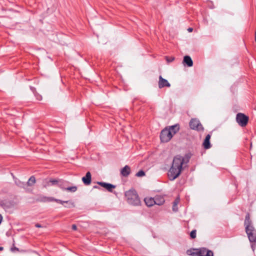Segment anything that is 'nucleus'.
<instances>
[{
	"instance_id": "1",
	"label": "nucleus",
	"mask_w": 256,
	"mask_h": 256,
	"mask_svg": "<svg viewBox=\"0 0 256 256\" xmlns=\"http://www.w3.org/2000/svg\"><path fill=\"white\" fill-rule=\"evenodd\" d=\"M190 156V154H188L184 157L177 155L174 158L172 164L168 172L170 180L173 181L180 176L184 169L183 166L189 162Z\"/></svg>"
},
{
	"instance_id": "2",
	"label": "nucleus",
	"mask_w": 256,
	"mask_h": 256,
	"mask_svg": "<svg viewBox=\"0 0 256 256\" xmlns=\"http://www.w3.org/2000/svg\"><path fill=\"white\" fill-rule=\"evenodd\" d=\"M180 130V126L178 124L170 126L169 128H166L163 129L160 134V140L162 142H169Z\"/></svg>"
},
{
	"instance_id": "3",
	"label": "nucleus",
	"mask_w": 256,
	"mask_h": 256,
	"mask_svg": "<svg viewBox=\"0 0 256 256\" xmlns=\"http://www.w3.org/2000/svg\"><path fill=\"white\" fill-rule=\"evenodd\" d=\"M244 226L250 242H256V230L252 224L249 214L246 216Z\"/></svg>"
},
{
	"instance_id": "4",
	"label": "nucleus",
	"mask_w": 256,
	"mask_h": 256,
	"mask_svg": "<svg viewBox=\"0 0 256 256\" xmlns=\"http://www.w3.org/2000/svg\"><path fill=\"white\" fill-rule=\"evenodd\" d=\"M124 198L126 202L133 206H139L141 205V200L136 191L133 189H130L124 192Z\"/></svg>"
},
{
	"instance_id": "5",
	"label": "nucleus",
	"mask_w": 256,
	"mask_h": 256,
	"mask_svg": "<svg viewBox=\"0 0 256 256\" xmlns=\"http://www.w3.org/2000/svg\"><path fill=\"white\" fill-rule=\"evenodd\" d=\"M248 120V116L242 113L239 112L236 116V122L242 127H244L247 125Z\"/></svg>"
},
{
	"instance_id": "6",
	"label": "nucleus",
	"mask_w": 256,
	"mask_h": 256,
	"mask_svg": "<svg viewBox=\"0 0 256 256\" xmlns=\"http://www.w3.org/2000/svg\"><path fill=\"white\" fill-rule=\"evenodd\" d=\"M206 248H202L200 249L188 250L186 254L192 256H206L207 252Z\"/></svg>"
},
{
	"instance_id": "7",
	"label": "nucleus",
	"mask_w": 256,
	"mask_h": 256,
	"mask_svg": "<svg viewBox=\"0 0 256 256\" xmlns=\"http://www.w3.org/2000/svg\"><path fill=\"white\" fill-rule=\"evenodd\" d=\"M190 128L198 131L204 130V128L200 122L196 118H192L190 123Z\"/></svg>"
},
{
	"instance_id": "8",
	"label": "nucleus",
	"mask_w": 256,
	"mask_h": 256,
	"mask_svg": "<svg viewBox=\"0 0 256 256\" xmlns=\"http://www.w3.org/2000/svg\"><path fill=\"white\" fill-rule=\"evenodd\" d=\"M170 84L164 78L161 76H159V81H158V87L160 88H163L164 87H170Z\"/></svg>"
},
{
	"instance_id": "9",
	"label": "nucleus",
	"mask_w": 256,
	"mask_h": 256,
	"mask_svg": "<svg viewBox=\"0 0 256 256\" xmlns=\"http://www.w3.org/2000/svg\"><path fill=\"white\" fill-rule=\"evenodd\" d=\"M98 184L105 188L109 192H112V190L116 187L115 185L104 182H98Z\"/></svg>"
},
{
	"instance_id": "10",
	"label": "nucleus",
	"mask_w": 256,
	"mask_h": 256,
	"mask_svg": "<svg viewBox=\"0 0 256 256\" xmlns=\"http://www.w3.org/2000/svg\"><path fill=\"white\" fill-rule=\"evenodd\" d=\"M82 181L85 185H89L92 181V175L90 172L86 173L84 176L82 178Z\"/></svg>"
},
{
	"instance_id": "11",
	"label": "nucleus",
	"mask_w": 256,
	"mask_h": 256,
	"mask_svg": "<svg viewBox=\"0 0 256 256\" xmlns=\"http://www.w3.org/2000/svg\"><path fill=\"white\" fill-rule=\"evenodd\" d=\"M211 137V135L210 134H208L206 136V138L202 143V146L204 148L207 150L211 148V144L210 143V138Z\"/></svg>"
},
{
	"instance_id": "12",
	"label": "nucleus",
	"mask_w": 256,
	"mask_h": 256,
	"mask_svg": "<svg viewBox=\"0 0 256 256\" xmlns=\"http://www.w3.org/2000/svg\"><path fill=\"white\" fill-rule=\"evenodd\" d=\"M130 173V168L128 166H125L120 171V174L124 177H127Z\"/></svg>"
},
{
	"instance_id": "13",
	"label": "nucleus",
	"mask_w": 256,
	"mask_h": 256,
	"mask_svg": "<svg viewBox=\"0 0 256 256\" xmlns=\"http://www.w3.org/2000/svg\"><path fill=\"white\" fill-rule=\"evenodd\" d=\"M154 200L156 202L154 204L158 206L163 204L165 202L164 198L162 196H156L154 198Z\"/></svg>"
},
{
	"instance_id": "14",
	"label": "nucleus",
	"mask_w": 256,
	"mask_h": 256,
	"mask_svg": "<svg viewBox=\"0 0 256 256\" xmlns=\"http://www.w3.org/2000/svg\"><path fill=\"white\" fill-rule=\"evenodd\" d=\"M183 63L184 65H186L188 67L192 66L193 62L191 58L188 56H186L184 58Z\"/></svg>"
},
{
	"instance_id": "15",
	"label": "nucleus",
	"mask_w": 256,
	"mask_h": 256,
	"mask_svg": "<svg viewBox=\"0 0 256 256\" xmlns=\"http://www.w3.org/2000/svg\"><path fill=\"white\" fill-rule=\"evenodd\" d=\"M144 201L145 202L146 204L148 206H154V204L155 201L154 200V198H146L144 199Z\"/></svg>"
},
{
	"instance_id": "16",
	"label": "nucleus",
	"mask_w": 256,
	"mask_h": 256,
	"mask_svg": "<svg viewBox=\"0 0 256 256\" xmlns=\"http://www.w3.org/2000/svg\"><path fill=\"white\" fill-rule=\"evenodd\" d=\"M59 187L62 190H66L72 192H76L78 190V188L76 186H68L67 188H65L62 186V185H60Z\"/></svg>"
},
{
	"instance_id": "17",
	"label": "nucleus",
	"mask_w": 256,
	"mask_h": 256,
	"mask_svg": "<svg viewBox=\"0 0 256 256\" xmlns=\"http://www.w3.org/2000/svg\"><path fill=\"white\" fill-rule=\"evenodd\" d=\"M56 184L58 185V186L60 185V184H59V182L58 180L51 179L48 181L46 180V184L44 185V186L46 187L47 186H54Z\"/></svg>"
},
{
	"instance_id": "18",
	"label": "nucleus",
	"mask_w": 256,
	"mask_h": 256,
	"mask_svg": "<svg viewBox=\"0 0 256 256\" xmlns=\"http://www.w3.org/2000/svg\"><path fill=\"white\" fill-rule=\"evenodd\" d=\"M36 182V178L34 176H31L26 182L28 186H32Z\"/></svg>"
},
{
	"instance_id": "19",
	"label": "nucleus",
	"mask_w": 256,
	"mask_h": 256,
	"mask_svg": "<svg viewBox=\"0 0 256 256\" xmlns=\"http://www.w3.org/2000/svg\"><path fill=\"white\" fill-rule=\"evenodd\" d=\"M180 198H176L174 201L173 202V206H172V210L176 212L178 210V208L177 207V205L178 203L179 202Z\"/></svg>"
},
{
	"instance_id": "20",
	"label": "nucleus",
	"mask_w": 256,
	"mask_h": 256,
	"mask_svg": "<svg viewBox=\"0 0 256 256\" xmlns=\"http://www.w3.org/2000/svg\"><path fill=\"white\" fill-rule=\"evenodd\" d=\"M56 199L52 197H44L42 201L43 202H56Z\"/></svg>"
},
{
	"instance_id": "21",
	"label": "nucleus",
	"mask_w": 256,
	"mask_h": 256,
	"mask_svg": "<svg viewBox=\"0 0 256 256\" xmlns=\"http://www.w3.org/2000/svg\"><path fill=\"white\" fill-rule=\"evenodd\" d=\"M145 175V172L144 170H140L136 174V176L138 177L143 176Z\"/></svg>"
},
{
	"instance_id": "22",
	"label": "nucleus",
	"mask_w": 256,
	"mask_h": 256,
	"mask_svg": "<svg viewBox=\"0 0 256 256\" xmlns=\"http://www.w3.org/2000/svg\"><path fill=\"white\" fill-rule=\"evenodd\" d=\"M196 230H192L190 234V236L192 238H196Z\"/></svg>"
},
{
	"instance_id": "23",
	"label": "nucleus",
	"mask_w": 256,
	"mask_h": 256,
	"mask_svg": "<svg viewBox=\"0 0 256 256\" xmlns=\"http://www.w3.org/2000/svg\"><path fill=\"white\" fill-rule=\"evenodd\" d=\"M206 256H214V253L212 250H207Z\"/></svg>"
},
{
	"instance_id": "24",
	"label": "nucleus",
	"mask_w": 256,
	"mask_h": 256,
	"mask_svg": "<svg viewBox=\"0 0 256 256\" xmlns=\"http://www.w3.org/2000/svg\"><path fill=\"white\" fill-rule=\"evenodd\" d=\"M174 57H168V56H166V60L168 62H172V61H174Z\"/></svg>"
},
{
	"instance_id": "25",
	"label": "nucleus",
	"mask_w": 256,
	"mask_h": 256,
	"mask_svg": "<svg viewBox=\"0 0 256 256\" xmlns=\"http://www.w3.org/2000/svg\"><path fill=\"white\" fill-rule=\"evenodd\" d=\"M56 202H58V203H60L61 204H63L64 203H68L69 202V201L67 200V201H63V200H58V199H56Z\"/></svg>"
},
{
	"instance_id": "26",
	"label": "nucleus",
	"mask_w": 256,
	"mask_h": 256,
	"mask_svg": "<svg viewBox=\"0 0 256 256\" xmlns=\"http://www.w3.org/2000/svg\"><path fill=\"white\" fill-rule=\"evenodd\" d=\"M251 244V248L253 251L254 250V249L256 247V242H250Z\"/></svg>"
},
{
	"instance_id": "27",
	"label": "nucleus",
	"mask_w": 256,
	"mask_h": 256,
	"mask_svg": "<svg viewBox=\"0 0 256 256\" xmlns=\"http://www.w3.org/2000/svg\"><path fill=\"white\" fill-rule=\"evenodd\" d=\"M72 229L74 230H77V226L76 224L72 225Z\"/></svg>"
},
{
	"instance_id": "28",
	"label": "nucleus",
	"mask_w": 256,
	"mask_h": 256,
	"mask_svg": "<svg viewBox=\"0 0 256 256\" xmlns=\"http://www.w3.org/2000/svg\"><path fill=\"white\" fill-rule=\"evenodd\" d=\"M14 250H18V248H16V247H14V248H12V251H14Z\"/></svg>"
},
{
	"instance_id": "29",
	"label": "nucleus",
	"mask_w": 256,
	"mask_h": 256,
	"mask_svg": "<svg viewBox=\"0 0 256 256\" xmlns=\"http://www.w3.org/2000/svg\"><path fill=\"white\" fill-rule=\"evenodd\" d=\"M188 31L189 32H192L193 30V28H188Z\"/></svg>"
},
{
	"instance_id": "30",
	"label": "nucleus",
	"mask_w": 256,
	"mask_h": 256,
	"mask_svg": "<svg viewBox=\"0 0 256 256\" xmlns=\"http://www.w3.org/2000/svg\"><path fill=\"white\" fill-rule=\"evenodd\" d=\"M36 226L37 227V228H40V227H42L41 225L38 224H36Z\"/></svg>"
},
{
	"instance_id": "31",
	"label": "nucleus",
	"mask_w": 256,
	"mask_h": 256,
	"mask_svg": "<svg viewBox=\"0 0 256 256\" xmlns=\"http://www.w3.org/2000/svg\"><path fill=\"white\" fill-rule=\"evenodd\" d=\"M42 96H38V98H37V99H38V100H42Z\"/></svg>"
},
{
	"instance_id": "32",
	"label": "nucleus",
	"mask_w": 256,
	"mask_h": 256,
	"mask_svg": "<svg viewBox=\"0 0 256 256\" xmlns=\"http://www.w3.org/2000/svg\"><path fill=\"white\" fill-rule=\"evenodd\" d=\"M2 215L0 214V224L2 222Z\"/></svg>"
},
{
	"instance_id": "33",
	"label": "nucleus",
	"mask_w": 256,
	"mask_h": 256,
	"mask_svg": "<svg viewBox=\"0 0 256 256\" xmlns=\"http://www.w3.org/2000/svg\"><path fill=\"white\" fill-rule=\"evenodd\" d=\"M18 184V186H23L24 187V185H25V184H24V183H22L21 184Z\"/></svg>"
},
{
	"instance_id": "34",
	"label": "nucleus",
	"mask_w": 256,
	"mask_h": 256,
	"mask_svg": "<svg viewBox=\"0 0 256 256\" xmlns=\"http://www.w3.org/2000/svg\"><path fill=\"white\" fill-rule=\"evenodd\" d=\"M94 188H99V187L97 186H94Z\"/></svg>"
},
{
	"instance_id": "35",
	"label": "nucleus",
	"mask_w": 256,
	"mask_h": 256,
	"mask_svg": "<svg viewBox=\"0 0 256 256\" xmlns=\"http://www.w3.org/2000/svg\"><path fill=\"white\" fill-rule=\"evenodd\" d=\"M70 204H71V205H72L73 207H74V202H70Z\"/></svg>"
},
{
	"instance_id": "36",
	"label": "nucleus",
	"mask_w": 256,
	"mask_h": 256,
	"mask_svg": "<svg viewBox=\"0 0 256 256\" xmlns=\"http://www.w3.org/2000/svg\"><path fill=\"white\" fill-rule=\"evenodd\" d=\"M4 248L3 247H0V250H3Z\"/></svg>"
}]
</instances>
